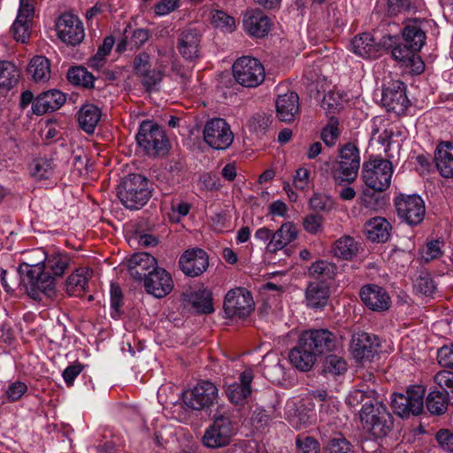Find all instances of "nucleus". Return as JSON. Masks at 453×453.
Masks as SVG:
<instances>
[{
    "label": "nucleus",
    "mask_w": 453,
    "mask_h": 453,
    "mask_svg": "<svg viewBox=\"0 0 453 453\" xmlns=\"http://www.w3.org/2000/svg\"><path fill=\"white\" fill-rule=\"evenodd\" d=\"M219 398L217 386L210 380H201L183 393L184 403L193 411H209Z\"/></svg>",
    "instance_id": "6e6552de"
},
{
    "label": "nucleus",
    "mask_w": 453,
    "mask_h": 453,
    "mask_svg": "<svg viewBox=\"0 0 453 453\" xmlns=\"http://www.w3.org/2000/svg\"><path fill=\"white\" fill-rule=\"evenodd\" d=\"M379 395L375 388H354L348 394L345 403L353 409L362 405L360 411L365 410L366 407L372 409L379 402Z\"/></svg>",
    "instance_id": "72a5a7b5"
},
{
    "label": "nucleus",
    "mask_w": 453,
    "mask_h": 453,
    "mask_svg": "<svg viewBox=\"0 0 453 453\" xmlns=\"http://www.w3.org/2000/svg\"><path fill=\"white\" fill-rule=\"evenodd\" d=\"M426 34L417 21L407 24L403 30V40L411 49L419 51L426 42Z\"/></svg>",
    "instance_id": "58836bf2"
},
{
    "label": "nucleus",
    "mask_w": 453,
    "mask_h": 453,
    "mask_svg": "<svg viewBox=\"0 0 453 453\" xmlns=\"http://www.w3.org/2000/svg\"><path fill=\"white\" fill-rule=\"evenodd\" d=\"M435 383L441 388V391L449 396L450 403L453 404V372L441 370L434 376Z\"/></svg>",
    "instance_id": "5fc2aeb1"
},
{
    "label": "nucleus",
    "mask_w": 453,
    "mask_h": 453,
    "mask_svg": "<svg viewBox=\"0 0 453 453\" xmlns=\"http://www.w3.org/2000/svg\"><path fill=\"white\" fill-rule=\"evenodd\" d=\"M179 266L185 275L196 277L207 270L209 257L202 249H189L180 256Z\"/></svg>",
    "instance_id": "a211bd4d"
},
{
    "label": "nucleus",
    "mask_w": 453,
    "mask_h": 453,
    "mask_svg": "<svg viewBox=\"0 0 453 453\" xmlns=\"http://www.w3.org/2000/svg\"><path fill=\"white\" fill-rule=\"evenodd\" d=\"M65 102V96L58 89L41 93L33 102L32 110L36 115L59 109Z\"/></svg>",
    "instance_id": "a878e982"
},
{
    "label": "nucleus",
    "mask_w": 453,
    "mask_h": 453,
    "mask_svg": "<svg viewBox=\"0 0 453 453\" xmlns=\"http://www.w3.org/2000/svg\"><path fill=\"white\" fill-rule=\"evenodd\" d=\"M338 124V119L332 117L327 125L322 129L321 139L328 147H333L340 136Z\"/></svg>",
    "instance_id": "4d7b16f0"
},
{
    "label": "nucleus",
    "mask_w": 453,
    "mask_h": 453,
    "mask_svg": "<svg viewBox=\"0 0 453 453\" xmlns=\"http://www.w3.org/2000/svg\"><path fill=\"white\" fill-rule=\"evenodd\" d=\"M350 45L355 54L365 58H375L380 56L384 47L392 46L388 44L386 37H383L382 41L378 42L369 33L356 35Z\"/></svg>",
    "instance_id": "b1692460"
},
{
    "label": "nucleus",
    "mask_w": 453,
    "mask_h": 453,
    "mask_svg": "<svg viewBox=\"0 0 453 453\" xmlns=\"http://www.w3.org/2000/svg\"><path fill=\"white\" fill-rule=\"evenodd\" d=\"M202 33L196 27L179 30L176 49L187 61L195 62L202 57Z\"/></svg>",
    "instance_id": "dca6fc26"
},
{
    "label": "nucleus",
    "mask_w": 453,
    "mask_h": 453,
    "mask_svg": "<svg viewBox=\"0 0 453 453\" xmlns=\"http://www.w3.org/2000/svg\"><path fill=\"white\" fill-rule=\"evenodd\" d=\"M244 30L252 37H265L270 31V20L260 10H249L243 17Z\"/></svg>",
    "instance_id": "393cba45"
},
{
    "label": "nucleus",
    "mask_w": 453,
    "mask_h": 453,
    "mask_svg": "<svg viewBox=\"0 0 453 453\" xmlns=\"http://www.w3.org/2000/svg\"><path fill=\"white\" fill-rule=\"evenodd\" d=\"M314 352L303 344L298 337L296 345L289 351L288 358L290 363L302 372L310 371L317 361Z\"/></svg>",
    "instance_id": "c756f323"
},
{
    "label": "nucleus",
    "mask_w": 453,
    "mask_h": 453,
    "mask_svg": "<svg viewBox=\"0 0 453 453\" xmlns=\"http://www.w3.org/2000/svg\"><path fill=\"white\" fill-rule=\"evenodd\" d=\"M235 81L246 88H256L265 80V72L258 59L251 57H242L233 65Z\"/></svg>",
    "instance_id": "1a4fd4ad"
},
{
    "label": "nucleus",
    "mask_w": 453,
    "mask_h": 453,
    "mask_svg": "<svg viewBox=\"0 0 453 453\" xmlns=\"http://www.w3.org/2000/svg\"><path fill=\"white\" fill-rule=\"evenodd\" d=\"M150 56L140 52L133 60L134 73L140 79L145 90L150 92L162 81L165 75V67L162 65L152 66Z\"/></svg>",
    "instance_id": "9b49d317"
},
{
    "label": "nucleus",
    "mask_w": 453,
    "mask_h": 453,
    "mask_svg": "<svg viewBox=\"0 0 453 453\" xmlns=\"http://www.w3.org/2000/svg\"><path fill=\"white\" fill-rule=\"evenodd\" d=\"M68 81L76 86H81L86 88L94 87V76L86 68L82 66L72 67L67 72Z\"/></svg>",
    "instance_id": "de8ad7c7"
},
{
    "label": "nucleus",
    "mask_w": 453,
    "mask_h": 453,
    "mask_svg": "<svg viewBox=\"0 0 453 453\" xmlns=\"http://www.w3.org/2000/svg\"><path fill=\"white\" fill-rule=\"evenodd\" d=\"M223 308L229 319L246 318L253 311L254 301L250 291L244 288H236L225 296Z\"/></svg>",
    "instance_id": "ddd939ff"
},
{
    "label": "nucleus",
    "mask_w": 453,
    "mask_h": 453,
    "mask_svg": "<svg viewBox=\"0 0 453 453\" xmlns=\"http://www.w3.org/2000/svg\"><path fill=\"white\" fill-rule=\"evenodd\" d=\"M391 229L390 223L382 217L372 218L364 226L365 234L372 242H386L389 239Z\"/></svg>",
    "instance_id": "473e14b6"
},
{
    "label": "nucleus",
    "mask_w": 453,
    "mask_h": 453,
    "mask_svg": "<svg viewBox=\"0 0 453 453\" xmlns=\"http://www.w3.org/2000/svg\"><path fill=\"white\" fill-rule=\"evenodd\" d=\"M450 403L449 396L446 395L442 391H432L428 394L426 404L428 411L434 415H441Z\"/></svg>",
    "instance_id": "a18cd8bd"
},
{
    "label": "nucleus",
    "mask_w": 453,
    "mask_h": 453,
    "mask_svg": "<svg viewBox=\"0 0 453 453\" xmlns=\"http://www.w3.org/2000/svg\"><path fill=\"white\" fill-rule=\"evenodd\" d=\"M143 281L146 292L157 298L165 296L173 288V281L170 273L160 267L149 272Z\"/></svg>",
    "instance_id": "4be33fe9"
},
{
    "label": "nucleus",
    "mask_w": 453,
    "mask_h": 453,
    "mask_svg": "<svg viewBox=\"0 0 453 453\" xmlns=\"http://www.w3.org/2000/svg\"><path fill=\"white\" fill-rule=\"evenodd\" d=\"M27 73L36 82L47 81L50 77V64L49 59L43 56L34 57L27 66Z\"/></svg>",
    "instance_id": "a19ab883"
},
{
    "label": "nucleus",
    "mask_w": 453,
    "mask_h": 453,
    "mask_svg": "<svg viewBox=\"0 0 453 453\" xmlns=\"http://www.w3.org/2000/svg\"><path fill=\"white\" fill-rule=\"evenodd\" d=\"M337 168L333 171L335 183L354 182L360 168L359 149L354 142H347L339 149Z\"/></svg>",
    "instance_id": "423d86ee"
},
{
    "label": "nucleus",
    "mask_w": 453,
    "mask_h": 453,
    "mask_svg": "<svg viewBox=\"0 0 453 453\" xmlns=\"http://www.w3.org/2000/svg\"><path fill=\"white\" fill-rule=\"evenodd\" d=\"M323 217L318 214H309L303 218V226L305 231L316 234L322 227Z\"/></svg>",
    "instance_id": "774afa93"
},
{
    "label": "nucleus",
    "mask_w": 453,
    "mask_h": 453,
    "mask_svg": "<svg viewBox=\"0 0 453 453\" xmlns=\"http://www.w3.org/2000/svg\"><path fill=\"white\" fill-rule=\"evenodd\" d=\"M348 368L347 362L340 356L328 355L322 365V371L326 375L337 376L346 372Z\"/></svg>",
    "instance_id": "3c124183"
},
{
    "label": "nucleus",
    "mask_w": 453,
    "mask_h": 453,
    "mask_svg": "<svg viewBox=\"0 0 453 453\" xmlns=\"http://www.w3.org/2000/svg\"><path fill=\"white\" fill-rule=\"evenodd\" d=\"M114 43L115 39L112 35L106 36L98 47L96 53L89 58V66L96 70L102 68L105 64V58L110 54Z\"/></svg>",
    "instance_id": "8fccbe9b"
},
{
    "label": "nucleus",
    "mask_w": 453,
    "mask_h": 453,
    "mask_svg": "<svg viewBox=\"0 0 453 453\" xmlns=\"http://www.w3.org/2000/svg\"><path fill=\"white\" fill-rule=\"evenodd\" d=\"M19 78V71L10 61L0 60V88L10 89L14 87Z\"/></svg>",
    "instance_id": "c03bdc74"
},
{
    "label": "nucleus",
    "mask_w": 453,
    "mask_h": 453,
    "mask_svg": "<svg viewBox=\"0 0 453 453\" xmlns=\"http://www.w3.org/2000/svg\"><path fill=\"white\" fill-rule=\"evenodd\" d=\"M156 258L146 252L134 254L127 261L129 274L137 280H144L149 272L157 268Z\"/></svg>",
    "instance_id": "cd10ccee"
},
{
    "label": "nucleus",
    "mask_w": 453,
    "mask_h": 453,
    "mask_svg": "<svg viewBox=\"0 0 453 453\" xmlns=\"http://www.w3.org/2000/svg\"><path fill=\"white\" fill-rule=\"evenodd\" d=\"M359 418L363 428L375 441L385 439L394 426V418L381 401L372 409L366 407L359 411Z\"/></svg>",
    "instance_id": "7ed1b4c3"
},
{
    "label": "nucleus",
    "mask_w": 453,
    "mask_h": 453,
    "mask_svg": "<svg viewBox=\"0 0 453 453\" xmlns=\"http://www.w3.org/2000/svg\"><path fill=\"white\" fill-rule=\"evenodd\" d=\"M253 379L252 370L247 369L240 373L238 381L226 385L225 393L228 400L234 404L243 405L251 395V382Z\"/></svg>",
    "instance_id": "5701e85b"
},
{
    "label": "nucleus",
    "mask_w": 453,
    "mask_h": 453,
    "mask_svg": "<svg viewBox=\"0 0 453 453\" xmlns=\"http://www.w3.org/2000/svg\"><path fill=\"white\" fill-rule=\"evenodd\" d=\"M53 160L47 157H36L28 165L29 174L37 180L50 179L54 172Z\"/></svg>",
    "instance_id": "ea45409f"
},
{
    "label": "nucleus",
    "mask_w": 453,
    "mask_h": 453,
    "mask_svg": "<svg viewBox=\"0 0 453 453\" xmlns=\"http://www.w3.org/2000/svg\"><path fill=\"white\" fill-rule=\"evenodd\" d=\"M27 386L19 380L12 382L6 388L4 396L7 402L13 403L19 400L27 392Z\"/></svg>",
    "instance_id": "e2e57ef3"
},
{
    "label": "nucleus",
    "mask_w": 453,
    "mask_h": 453,
    "mask_svg": "<svg viewBox=\"0 0 453 453\" xmlns=\"http://www.w3.org/2000/svg\"><path fill=\"white\" fill-rule=\"evenodd\" d=\"M299 337L317 357L334 351L338 346L337 335L326 328L305 330Z\"/></svg>",
    "instance_id": "2eb2a0df"
},
{
    "label": "nucleus",
    "mask_w": 453,
    "mask_h": 453,
    "mask_svg": "<svg viewBox=\"0 0 453 453\" xmlns=\"http://www.w3.org/2000/svg\"><path fill=\"white\" fill-rule=\"evenodd\" d=\"M203 140L214 150H226L232 144L234 134L224 119L214 118L203 127Z\"/></svg>",
    "instance_id": "4468645a"
},
{
    "label": "nucleus",
    "mask_w": 453,
    "mask_h": 453,
    "mask_svg": "<svg viewBox=\"0 0 453 453\" xmlns=\"http://www.w3.org/2000/svg\"><path fill=\"white\" fill-rule=\"evenodd\" d=\"M71 263L67 253L53 252L47 255L43 265L24 264L19 266V272L24 275L23 283L29 295L34 297L37 291L44 293L47 296L55 295V279L65 273Z\"/></svg>",
    "instance_id": "f257e3e1"
},
{
    "label": "nucleus",
    "mask_w": 453,
    "mask_h": 453,
    "mask_svg": "<svg viewBox=\"0 0 453 453\" xmlns=\"http://www.w3.org/2000/svg\"><path fill=\"white\" fill-rule=\"evenodd\" d=\"M324 451L325 453H354V446L342 433H335L325 444Z\"/></svg>",
    "instance_id": "49530a36"
},
{
    "label": "nucleus",
    "mask_w": 453,
    "mask_h": 453,
    "mask_svg": "<svg viewBox=\"0 0 453 453\" xmlns=\"http://www.w3.org/2000/svg\"><path fill=\"white\" fill-rule=\"evenodd\" d=\"M425 393V388L420 385L410 386L404 393H393L391 408L394 413L402 418L420 415L424 410Z\"/></svg>",
    "instance_id": "20e7f679"
},
{
    "label": "nucleus",
    "mask_w": 453,
    "mask_h": 453,
    "mask_svg": "<svg viewBox=\"0 0 453 453\" xmlns=\"http://www.w3.org/2000/svg\"><path fill=\"white\" fill-rule=\"evenodd\" d=\"M297 453H320V443L312 436L304 434H298L296 438Z\"/></svg>",
    "instance_id": "603ef678"
},
{
    "label": "nucleus",
    "mask_w": 453,
    "mask_h": 453,
    "mask_svg": "<svg viewBox=\"0 0 453 453\" xmlns=\"http://www.w3.org/2000/svg\"><path fill=\"white\" fill-rule=\"evenodd\" d=\"M437 360L442 367L453 369V343L438 349Z\"/></svg>",
    "instance_id": "338daca9"
},
{
    "label": "nucleus",
    "mask_w": 453,
    "mask_h": 453,
    "mask_svg": "<svg viewBox=\"0 0 453 453\" xmlns=\"http://www.w3.org/2000/svg\"><path fill=\"white\" fill-rule=\"evenodd\" d=\"M101 116V110L96 105L93 104H84L78 111L79 127L88 134H94Z\"/></svg>",
    "instance_id": "e433bc0d"
},
{
    "label": "nucleus",
    "mask_w": 453,
    "mask_h": 453,
    "mask_svg": "<svg viewBox=\"0 0 453 453\" xmlns=\"http://www.w3.org/2000/svg\"><path fill=\"white\" fill-rule=\"evenodd\" d=\"M434 162L442 177H453V142L441 141L437 144L434 150Z\"/></svg>",
    "instance_id": "c85d7f7f"
},
{
    "label": "nucleus",
    "mask_w": 453,
    "mask_h": 453,
    "mask_svg": "<svg viewBox=\"0 0 453 453\" xmlns=\"http://www.w3.org/2000/svg\"><path fill=\"white\" fill-rule=\"evenodd\" d=\"M153 191L150 180L139 173H131L120 183L117 195L127 209L140 210L150 201Z\"/></svg>",
    "instance_id": "f03ea898"
},
{
    "label": "nucleus",
    "mask_w": 453,
    "mask_h": 453,
    "mask_svg": "<svg viewBox=\"0 0 453 453\" xmlns=\"http://www.w3.org/2000/svg\"><path fill=\"white\" fill-rule=\"evenodd\" d=\"M211 19L212 24L217 27L225 28L229 32L233 31L235 27L234 18L223 11H212L211 12Z\"/></svg>",
    "instance_id": "13d9d810"
},
{
    "label": "nucleus",
    "mask_w": 453,
    "mask_h": 453,
    "mask_svg": "<svg viewBox=\"0 0 453 453\" xmlns=\"http://www.w3.org/2000/svg\"><path fill=\"white\" fill-rule=\"evenodd\" d=\"M343 94L331 90L326 93L322 100L321 106L329 113H335L342 108Z\"/></svg>",
    "instance_id": "6e6d98bb"
},
{
    "label": "nucleus",
    "mask_w": 453,
    "mask_h": 453,
    "mask_svg": "<svg viewBox=\"0 0 453 453\" xmlns=\"http://www.w3.org/2000/svg\"><path fill=\"white\" fill-rule=\"evenodd\" d=\"M272 118L265 113H257L250 119V128L257 134H265L267 128L272 123Z\"/></svg>",
    "instance_id": "bf43d9fd"
},
{
    "label": "nucleus",
    "mask_w": 453,
    "mask_h": 453,
    "mask_svg": "<svg viewBox=\"0 0 453 453\" xmlns=\"http://www.w3.org/2000/svg\"><path fill=\"white\" fill-rule=\"evenodd\" d=\"M297 237V231L292 222H286L275 232L273 233V239L266 246L267 252L276 253L282 250Z\"/></svg>",
    "instance_id": "f704fd0d"
},
{
    "label": "nucleus",
    "mask_w": 453,
    "mask_h": 453,
    "mask_svg": "<svg viewBox=\"0 0 453 453\" xmlns=\"http://www.w3.org/2000/svg\"><path fill=\"white\" fill-rule=\"evenodd\" d=\"M309 204L316 211H329L333 209V201L322 194H314L310 198Z\"/></svg>",
    "instance_id": "0e129e2a"
},
{
    "label": "nucleus",
    "mask_w": 453,
    "mask_h": 453,
    "mask_svg": "<svg viewBox=\"0 0 453 453\" xmlns=\"http://www.w3.org/2000/svg\"><path fill=\"white\" fill-rule=\"evenodd\" d=\"M357 252L358 243L349 235H345L336 240L331 249V253L334 257L343 260L352 259Z\"/></svg>",
    "instance_id": "4c0bfd02"
},
{
    "label": "nucleus",
    "mask_w": 453,
    "mask_h": 453,
    "mask_svg": "<svg viewBox=\"0 0 453 453\" xmlns=\"http://www.w3.org/2000/svg\"><path fill=\"white\" fill-rule=\"evenodd\" d=\"M93 272L88 268L76 269L65 281V291L69 296H82L88 287Z\"/></svg>",
    "instance_id": "c9c22d12"
},
{
    "label": "nucleus",
    "mask_w": 453,
    "mask_h": 453,
    "mask_svg": "<svg viewBox=\"0 0 453 453\" xmlns=\"http://www.w3.org/2000/svg\"><path fill=\"white\" fill-rule=\"evenodd\" d=\"M135 138L140 148L148 156L165 155L168 150V139L165 130L153 121H142Z\"/></svg>",
    "instance_id": "39448f33"
},
{
    "label": "nucleus",
    "mask_w": 453,
    "mask_h": 453,
    "mask_svg": "<svg viewBox=\"0 0 453 453\" xmlns=\"http://www.w3.org/2000/svg\"><path fill=\"white\" fill-rule=\"evenodd\" d=\"M189 303L198 313L210 314L214 311L212 294L206 288H201L191 294Z\"/></svg>",
    "instance_id": "79ce46f5"
},
{
    "label": "nucleus",
    "mask_w": 453,
    "mask_h": 453,
    "mask_svg": "<svg viewBox=\"0 0 453 453\" xmlns=\"http://www.w3.org/2000/svg\"><path fill=\"white\" fill-rule=\"evenodd\" d=\"M380 340L376 335L361 333L353 335L350 349L355 359L372 361L379 352Z\"/></svg>",
    "instance_id": "412c9836"
},
{
    "label": "nucleus",
    "mask_w": 453,
    "mask_h": 453,
    "mask_svg": "<svg viewBox=\"0 0 453 453\" xmlns=\"http://www.w3.org/2000/svg\"><path fill=\"white\" fill-rule=\"evenodd\" d=\"M275 106L279 119L289 123L299 112V96L293 91L280 95L276 99Z\"/></svg>",
    "instance_id": "2f4dec72"
},
{
    "label": "nucleus",
    "mask_w": 453,
    "mask_h": 453,
    "mask_svg": "<svg viewBox=\"0 0 453 453\" xmlns=\"http://www.w3.org/2000/svg\"><path fill=\"white\" fill-rule=\"evenodd\" d=\"M337 272V267L334 264L326 260H317L311 265L308 269L310 277L317 280H326L334 279Z\"/></svg>",
    "instance_id": "37998d69"
},
{
    "label": "nucleus",
    "mask_w": 453,
    "mask_h": 453,
    "mask_svg": "<svg viewBox=\"0 0 453 453\" xmlns=\"http://www.w3.org/2000/svg\"><path fill=\"white\" fill-rule=\"evenodd\" d=\"M388 44L392 46L384 47V49L391 48V55L393 58L403 65L404 63L410 60V58H413V54L418 52L417 50L411 49L405 42L396 43L395 39L392 36L386 37Z\"/></svg>",
    "instance_id": "09e8293b"
},
{
    "label": "nucleus",
    "mask_w": 453,
    "mask_h": 453,
    "mask_svg": "<svg viewBox=\"0 0 453 453\" xmlns=\"http://www.w3.org/2000/svg\"><path fill=\"white\" fill-rule=\"evenodd\" d=\"M434 439L440 449L448 453H453V432L441 428L434 434Z\"/></svg>",
    "instance_id": "052dcab7"
},
{
    "label": "nucleus",
    "mask_w": 453,
    "mask_h": 453,
    "mask_svg": "<svg viewBox=\"0 0 453 453\" xmlns=\"http://www.w3.org/2000/svg\"><path fill=\"white\" fill-rule=\"evenodd\" d=\"M330 287L325 280L309 282L305 289L306 305L311 309H320L327 304Z\"/></svg>",
    "instance_id": "bb28decb"
},
{
    "label": "nucleus",
    "mask_w": 453,
    "mask_h": 453,
    "mask_svg": "<svg viewBox=\"0 0 453 453\" xmlns=\"http://www.w3.org/2000/svg\"><path fill=\"white\" fill-rule=\"evenodd\" d=\"M415 8V0H388V12L390 15H397Z\"/></svg>",
    "instance_id": "69168bd1"
},
{
    "label": "nucleus",
    "mask_w": 453,
    "mask_h": 453,
    "mask_svg": "<svg viewBox=\"0 0 453 453\" xmlns=\"http://www.w3.org/2000/svg\"><path fill=\"white\" fill-rule=\"evenodd\" d=\"M414 290L426 296H431L436 290V285L429 273H421L415 280Z\"/></svg>",
    "instance_id": "864d4df0"
},
{
    "label": "nucleus",
    "mask_w": 453,
    "mask_h": 453,
    "mask_svg": "<svg viewBox=\"0 0 453 453\" xmlns=\"http://www.w3.org/2000/svg\"><path fill=\"white\" fill-rule=\"evenodd\" d=\"M381 101L388 111L403 114L410 104L404 83L393 81L383 89Z\"/></svg>",
    "instance_id": "6ab92c4d"
},
{
    "label": "nucleus",
    "mask_w": 453,
    "mask_h": 453,
    "mask_svg": "<svg viewBox=\"0 0 453 453\" xmlns=\"http://www.w3.org/2000/svg\"><path fill=\"white\" fill-rule=\"evenodd\" d=\"M12 32L16 41L27 42L30 37V22L16 19L12 26Z\"/></svg>",
    "instance_id": "680f3d73"
},
{
    "label": "nucleus",
    "mask_w": 453,
    "mask_h": 453,
    "mask_svg": "<svg viewBox=\"0 0 453 453\" xmlns=\"http://www.w3.org/2000/svg\"><path fill=\"white\" fill-rule=\"evenodd\" d=\"M58 38L66 44L76 46L85 36L81 20L70 13H63L56 23Z\"/></svg>",
    "instance_id": "f3484780"
},
{
    "label": "nucleus",
    "mask_w": 453,
    "mask_h": 453,
    "mask_svg": "<svg viewBox=\"0 0 453 453\" xmlns=\"http://www.w3.org/2000/svg\"><path fill=\"white\" fill-rule=\"evenodd\" d=\"M234 434L233 422L228 416H215L213 423L204 431L202 441L208 449H219L227 446Z\"/></svg>",
    "instance_id": "9d476101"
},
{
    "label": "nucleus",
    "mask_w": 453,
    "mask_h": 453,
    "mask_svg": "<svg viewBox=\"0 0 453 453\" xmlns=\"http://www.w3.org/2000/svg\"><path fill=\"white\" fill-rule=\"evenodd\" d=\"M150 37V32L146 28L134 29L131 25H127L123 31V37L117 44V51L121 52L126 50L140 49Z\"/></svg>",
    "instance_id": "7c9ffc66"
},
{
    "label": "nucleus",
    "mask_w": 453,
    "mask_h": 453,
    "mask_svg": "<svg viewBox=\"0 0 453 453\" xmlns=\"http://www.w3.org/2000/svg\"><path fill=\"white\" fill-rule=\"evenodd\" d=\"M360 298L372 311L383 312L391 306V298L385 288L376 284H367L361 288Z\"/></svg>",
    "instance_id": "aec40b11"
},
{
    "label": "nucleus",
    "mask_w": 453,
    "mask_h": 453,
    "mask_svg": "<svg viewBox=\"0 0 453 453\" xmlns=\"http://www.w3.org/2000/svg\"><path fill=\"white\" fill-rule=\"evenodd\" d=\"M397 216L409 226L420 224L426 214L425 202L417 194H400L395 198Z\"/></svg>",
    "instance_id": "f8f14e48"
},
{
    "label": "nucleus",
    "mask_w": 453,
    "mask_h": 453,
    "mask_svg": "<svg viewBox=\"0 0 453 453\" xmlns=\"http://www.w3.org/2000/svg\"><path fill=\"white\" fill-rule=\"evenodd\" d=\"M392 174V163L387 159L375 158L363 165L362 179L375 191L386 190L390 186Z\"/></svg>",
    "instance_id": "0eeeda50"
}]
</instances>
